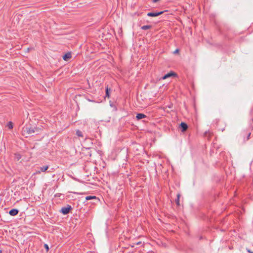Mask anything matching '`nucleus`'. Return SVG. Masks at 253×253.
<instances>
[{"mask_svg":"<svg viewBox=\"0 0 253 253\" xmlns=\"http://www.w3.org/2000/svg\"><path fill=\"white\" fill-rule=\"evenodd\" d=\"M15 158L17 161H19L21 159V156L20 154H15Z\"/></svg>","mask_w":253,"mask_h":253,"instance_id":"obj_16","label":"nucleus"},{"mask_svg":"<svg viewBox=\"0 0 253 253\" xmlns=\"http://www.w3.org/2000/svg\"><path fill=\"white\" fill-rule=\"evenodd\" d=\"M177 75L175 73H174L173 71H170V72L168 73V74L165 75L162 78L163 80H165L168 78L171 77H176Z\"/></svg>","mask_w":253,"mask_h":253,"instance_id":"obj_4","label":"nucleus"},{"mask_svg":"<svg viewBox=\"0 0 253 253\" xmlns=\"http://www.w3.org/2000/svg\"><path fill=\"white\" fill-rule=\"evenodd\" d=\"M151 28H152L151 25H144V26H143L141 27V29L144 30H146L150 29Z\"/></svg>","mask_w":253,"mask_h":253,"instance_id":"obj_11","label":"nucleus"},{"mask_svg":"<svg viewBox=\"0 0 253 253\" xmlns=\"http://www.w3.org/2000/svg\"><path fill=\"white\" fill-rule=\"evenodd\" d=\"M247 251L249 253H253V252L251 251L250 249H247Z\"/></svg>","mask_w":253,"mask_h":253,"instance_id":"obj_17","label":"nucleus"},{"mask_svg":"<svg viewBox=\"0 0 253 253\" xmlns=\"http://www.w3.org/2000/svg\"><path fill=\"white\" fill-rule=\"evenodd\" d=\"M76 133L79 137H83V132L80 130H77Z\"/></svg>","mask_w":253,"mask_h":253,"instance_id":"obj_14","label":"nucleus"},{"mask_svg":"<svg viewBox=\"0 0 253 253\" xmlns=\"http://www.w3.org/2000/svg\"><path fill=\"white\" fill-rule=\"evenodd\" d=\"M48 169V166H45L42 167H40V170L37 171L36 173L40 174L41 171L44 172Z\"/></svg>","mask_w":253,"mask_h":253,"instance_id":"obj_8","label":"nucleus"},{"mask_svg":"<svg viewBox=\"0 0 253 253\" xmlns=\"http://www.w3.org/2000/svg\"><path fill=\"white\" fill-rule=\"evenodd\" d=\"M44 248L45 249L46 252H48L49 249L48 245L45 244L44 245Z\"/></svg>","mask_w":253,"mask_h":253,"instance_id":"obj_15","label":"nucleus"},{"mask_svg":"<svg viewBox=\"0 0 253 253\" xmlns=\"http://www.w3.org/2000/svg\"><path fill=\"white\" fill-rule=\"evenodd\" d=\"M8 213L11 216H15L19 213V210L16 209H13L10 210Z\"/></svg>","mask_w":253,"mask_h":253,"instance_id":"obj_6","label":"nucleus"},{"mask_svg":"<svg viewBox=\"0 0 253 253\" xmlns=\"http://www.w3.org/2000/svg\"><path fill=\"white\" fill-rule=\"evenodd\" d=\"M164 11L160 12H150L147 13V16L149 17H156L162 14Z\"/></svg>","mask_w":253,"mask_h":253,"instance_id":"obj_3","label":"nucleus"},{"mask_svg":"<svg viewBox=\"0 0 253 253\" xmlns=\"http://www.w3.org/2000/svg\"><path fill=\"white\" fill-rule=\"evenodd\" d=\"M85 199L86 200H91V199H95V200H96L97 198L95 196H88L86 197Z\"/></svg>","mask_w":253,"mask_h":253,"instance_id":"obj_12","label":"nucleus"},{"mask_svg":"<svg viewBox=\"0 0 253 253\" xmlns=\"http://www.w3.org/2000/svg\"><path fill=\"white\" fill-rule=\"evenodd\" d=\"M180 128L182 132H184L187 129L188 126L186 123L182 122L180 125Z\"/></svg>","mask_w":253,"mask_h":253,"instance_id":"obj_5","label":"nucleus"},{"mask_svg":"<svg viewBox=\"0 0 253 253\" xmlns=\"http://www.w3.org/2000/svg\"><path fill=\"white\" fill-rule=\"evenodd\" d=\"M72 57L71 53L70 52H68L66 53L63 56V58L65 61H68Z\"/></svg>","mask_w":253,"mask_h":253,"instance_id":"obj_7","label":"nucleus"},{"mask_svg":"<svg viewBox=\"0 0 253 253\" xmlns=\"http://www.w3.org/2000/svg\"><path fill=\"white\" fill-rule=\"evenodd\" d=\"M72 210V208L71 206L67 205L66 207H64L61 208L60 212L64 215H66L68 214Z\"/></svg>","mask_w":253,"mask_h":253,"instance_id":"obj_2","label":"nucleus"},{"mask_svg":"<svg viewBox=\"0 0 253 253\" xmlns=\"http://www.w3.org/2000/svg\"><path fill=\"white\" fill-rule=\"evenodd\" d=\"M180 194H178L177 195V198L175 200V203H176V204L177 205V206H179L180 204H179V198H180Z\"/></svg>","mask_w":253,"mask_h":253,"instance_id":"obj_13","label":"nucleus"},{"mask_svg":"<svg viewBox=\"0 0 253 253\" xmlns=\"http://www.w3.org/2000/svg\"><path fill=\"white\" fill-rule=\"evenodd\" d=\"M35 127L31 126L30 124L26 125L23 128L22 130V133L23 136H25L26 137H27L29 135H31L34 133L35 131Z\"/></svg>","mask_w":253,"mask_h":253,"instance_id":"obj_1","label":"nucleus"},{"mask_svg":"<svg viewBox=\"0 0 253 253\" xmlns=\"http://www.w3.org/2000/svg\"><path fill=\"white\" fill-rule=\"evenodd\" d=\"M9 127L12 128V125L11 124H10V125L9 126Z\"/></svg>","mask_w":253,"mask_h":253,"instance_id":"obj_20","label":"nucleus"},{"mask_svg":"<svg viewBox=\"0 0 253 253\" xmlns=\"http://www.w3.org/2000/svg\"><path fill=\"white\" fill-rule=\"evenodd\" d=\"M111 91V89L109 88L108 86L107 85L105 88V97L109 98Z\"/></svg>","mask_w":253,"mask_h":253,"instance_id":"obj_9","label":"nucleus"},{"mask_svg":"<svg viewBox=\"0 0 253 253\" xmlns=\"http://www.w3.org/2000/svg\"><path fill=\"white\" fill-rule=\"evenodd\" d=\"M141 244H142L141 242H138L137 243H136V244L137 245H141Z\"/></svg>","mask_w":253,"mask_h":253,"instance_id":"obj_18","label":"nucleus"},{"mask_svg":"<svg viewBox=\"0 0 253 253\" xmlns=\"http://www.w3.org/2000/svg\"><path fill=\"white\" fill-rule=\"evenodd\" d=\"M146 117V116L142 113H138L137 114L136 118L137 120H140L142 119L145 118Z\"/></svg>","mask_w":253,"mask_h":253,"instance_id":"obj_10","label":"nucleus"},{"mask_svg":"<svg viewBox=\"0 0 253 253\" xmlns=\"http://www.w3.org/2000/svg\"><path fill=\"white\" fill-rule=\"evenodd\" d=\"M250 135H251V133H249L248 134L247 139H249Z\"/></svg>","mask_w":253,"mask_h":253,"instance_id":"obj_19","label":"nucleus"},{"mask_svg":"<svg viewBox=\"0 0 253 253\" xmlns=\"http://www.w3.org/2000/svg\"><path fill=\"white\" fill-rule=\"evenodd\" d=\"M0 253H2V251L0 250Z\"/></svg>","mask_w":253,"mask_h":253,"instance_id":"obj_22","label":"nucleus"},{"mask_svg":"<svg viewBox=\"0 0 253 253\" xmlns=\"http://www.w3.org/2000/svg\"><path fill=\"white\" fill-rule=\"evenodd\" d=\"M178 52V49H176V50L174 52V53H177Z\"/></svg>","mask_w":253,"mask_h":253,"instance_id":"obj_21","label":"nucleus"}]
</instances>
